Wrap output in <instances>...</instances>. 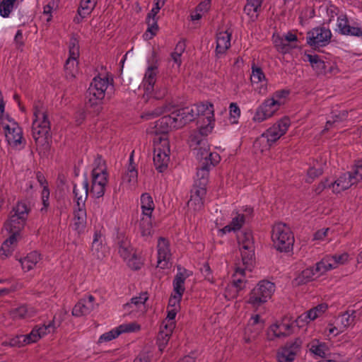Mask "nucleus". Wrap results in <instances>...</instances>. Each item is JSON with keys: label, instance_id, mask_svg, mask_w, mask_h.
<instances>
[{"label": "nucleus", "instance_id": "f257e3e1", "mask_svg": "<svg viewBox=\"0 0 362 362\" xmlns=\"http://www.w3.org/2000/svg\"><path fill=\"white\" fill-rule=\"evenodd\" d=\"M289 91L279 90L264 99L254 111L252 120L255 123H262L274 117L287 102Z\"/></svg>", "mask_w": 362, "mask_h": 362}, {"label": "nucleus", "instance_id": "f03ea898", "mask_svg": "<svg viewBox=\"0 0 362 362\" xmlns=\"http://www.w3.org/2000/svg\"><path fill=\"white\" fill-rule=\"evenodd\" d=\"M60 322H56L55 317L47 325L35 327L32 331L25 335H17L9 339L8 344L11 346L22 347L37 342L42 337L54 332L59 326Z\"/></svg>", "mask_w": 362, "mask_h": 362}, {"label": "nucleus", "instance_id": "7ed1b4c3", "mask_svg": "<svg viewBox=\"0 0 362 362\" xmlns=\"http://www.w3.org/2000/svg\"><path fill=\"white\" fill-rule=\"evenodd\" d=\"M113 85L112 78L105 75L95 76L88 89V103L90 107L100 106L105 98L107 90L110 86Z\"/></svg>", "mask_w": 362, "mask_h": 362}, {"label": "nucleus", "instance_id": "20e7f679", "mask_svg": "<svg viewBox=\"0 0 362 362\" xmlns=\"http://www.w3.org/2000/svg\"><path fill=\"white\" fill-rule=\"evenodd\" d=\"M275 290L276 286L273 282L261 280L250 291L245 303L256 310L272 298Z\"/></svg>", "mask_w": 362, "mask_h": 362}, {"label": "nucleus", "instance_id": "39448f33", "mask_svg": "<svg viewBox=\"0 0 362 362\" xmlns=\"http://www.w3.org/2000/svg\"><path fill=\"white\" fill-rule=\"evenodd\" d=\"M272 239L275 248L280 252L290 251L294 243L290 228L282 223H277L273 226Z\"/></svg>", "mask_w": 362, "mask_h": 362}, {"label": "nucleus", "instance_id": "423d86ee", "mask_svg": "<svg viewBox=\"0 0 362 362\" xmlns=\"http://www.w3.org/2000/svg\"><path fill=\"white\" fill-rule=\"evenodd\" d=\"M107 183V173L105 165L100 158L97 159L92 170L90 195L95 198L102 197L105 194Z\"/></svg>", "mask_w": 362, "mask_h": 362}, {"label": "nucleus", "instance_id": "0eeeda50", "mask_svg": "<svg viewBox=\"0 0 362 362\" xmlns=\"http://www.w3.org/2000/svg\"><path fill=\"white\" fill-rule=\"evenodd\" d=\"M153 163L156 169L164 172L170 161V142L168 137L159 136L153 139Z\"/></svg>", "mask_w": 362, "mask_h": 362}, {"label": "nucleus", "instance_id": "6e6552de", "mask_svg": "<svg viewBox=\"0 0 362 362\" xmlns=\"http://www.w3.org/2000/svg\"><path fill=\"white\" fill-rule=\"evenodd\" d=\"M33 121L32 126L33 136L35 141L46 140L50 131V123L43 107L35 104L33 108Z\"/></svg>", "mask_w": 362, "mask_h": 362}, {"label": "nucleus", "instance_id": "1a4fd4ad", "mask_svg": "<svg viewBox=\"0 0 362 362\" xmlns=\"http://www.w3.org/2000/svg\"><path fill=\"white\" fill-rule=\"evenodd\" d=\"M242 264L246 268L251 269L255 264V243L252 234L250 231H243L238 237Z\"/></svg>", "mask_w": 362, "mask_h": 362}, {"label": "nucleus", "instance_id": "9d476101", "mask_svg": "<svg viewBox=\"0 0 362 362\" xmlns=\"http://www.w3.org/2000/svg\"><path fill=\"white\" fill-rule=\"evenodd\" d=\"M194 105L197 109L195 112L197 117H199L202 133H211L215 125L214 105L209 102H204Z\"/></svg>", "mask_w": 362, "mask_h": 362}, {"label": "nucleus", "instance_id": "9b49d317", "mask_svg": "<svg viewBox=\"0 0 362 362\" xmlns=\"http://www.w3.org/2000/svg\"><path fill=\"white\" fill-rule=\"evenodd\" d=\"M189 276V271L181 267H177V272L173 282V292L169 299L168 308L180 309V301L185 291V281Z\"/></svg>", "mask_w": 362, "mask_h": 362}, {"label": "nucleus", "instance_id": "f8f14e48", "mask_svg": "<svg viewBox=\"0 0 362 362\" xmlns=\"http://www.w3.org/2000/svg\"><path fill=\"white\" fill-rule=\"evenodd\" d=\"M148 298L147 292H141L139 295L133 296L129 302L123 305L124 311L132 317H143L149 308L147 303Z\"/></svg>", "mask_w": 362, "mask_h": 362}, {"label": "nucleus", "instance_id": "ddd939ff", "mask_svg": "<svg viewBox=\"0 0 362 362\" xmlns=\"http://www.w3.org/2000/svg\"><path fill=\"white\" fill-rule=\"evenodd\" d=\"M306 61L318 74H335L339 72L336 62L330 57H322L317 54H306Z\"/></svg>", "mask_w": 362, "mask_h": 362}, {"label": "nucleus", "instance_id": "4468645a", "mask_svg": "<svg viewBox=\"0 0 362 362\" xmlns=\"http://www.w3.org/2000/svg\"><path fill=\"white\" fill-rule=\"evenodd\" d=\"M264 324L265 321L259 314H252L244 330V341L245 343H250L255 340L262 332Z\"/></svg>", "mask_w": 362, "mask_h": 362}, {"label": "nucleus", "instance_id": "2eb2a0df", "mask_svg": "<svg viewBox=\"0 0 362 362\" xmlns=\"http://www.w3.org/2000/svg\"><path fill=\"white\" fill-rule=\"evenodd\" d=\"M6 140L13 148H20L23 142L21 128L13 119H10L2 123Z\"/></svg>", "mask_w": 362, "mask_h": 362}, {"label": "nucleus", "instance_id": "dca6fc26", "mask_svg": "<svg viewBox=\"0 0 362 362\" xmlns=\"http://www.w3.org/2000/svg\"><path fill=\"white\" fill-rule=\"evenodd\" d=\"M297 36L288 32L284 34L275 33L272 35V42L276 49L281 54H287L296 47Z\"/></svg>", "mask_w": 362, "mask_h": 362}, {"label": "nucleus", "instance_id": "f3484780", "mask_svg": "<svg viewBox=\"0 0 362 362\" xmlns=\"http://www.w3.org/2000/svg\"><path fill=\"white\" fill-rule=\"evenodd\" d=\"M173 129L177 128L175 127V120L170 115L164 116L151 124L147 129V133L154 135V138L159 136L168 137L167 134Z\"/></svg>", "mask_w": 362, "mask_h": 362}, {"label": "nucleus", "instance_id": "a211bd4d", "mask_svg": "<svg viewBox=\"0 0 362 362\" xmlns=\"http://www.w3.org/2000/svg\"><path fill=\"white\" fill-rule=\"evenodd\" d=\"M79 57L78 41L75 37H71L69 43V57L66 61L64 67L67 76L74 77L77 72V59Z\"/></svg>", "mask_w": 362, "mask_h": 362}, {"label": "nucleus", "instance_id": "6ab92c4d", "mask_svg": "<svg viewBox=\"0 0 362 362\" xmlns=\"http://www.w3.org/2000/svg\"><path fill=\"white\" fill-rule=\"evenodd\" d=\"M331 37L332 32L329 28L317 27L308 33L307 43L311 47H322L327 45Z\"/></svg>", "mask_w": 362, "mask_h": 362}, {"label": "nucleus", "instance_id": "aec40b11", "mask_svg": "<svg viewBox=\"0 0 362 362\" xmlns=\"http://www.w3.org/2000/svg\"><path fill=\"white\" fill-rule=\"evenodd\" d=\"M290 126V119L287 117H284L274 123L264 134L267 136V139H269L270 142L274 144L286 133Z\"/></svg>", "mask_w": 362, "mask_h": 362}, {"label": "nucleus", "instance_id": "412c9836", "mask_svg": "<svg viewBox=\"0 0 362 362\" xmlns=\"http://www.w3.org/2000/svg\"><path fill=\"white\" fill-rule=\"evenodd\" d=\"M206 188L193 185L190 192V198L187 202L188 210L191 212L201 211L206 199Z\"/></svg>", "mask_w": 362, "mask_h": 362}, {"label": "nucleus", "instance_id": "4be33fe9", "mask_svg": "<svg viewBox=\"0 0 362 362\" xmlns=\"http://www.w3.org/2000/svg\"><path fill=\"white\" fill-rule=\"evenodd\" d=\"M354 185L349 175L345 173L339 176L334 182H329L328 180H325L322 182L319 186L320 192L325 188H329L332 189L333 193H340L350 187Z\"/></svg>", "mask_w": 362, "mask_h": 362}, {"label": "nucleus", "instance_id": "5701e85b", "mask_svg": "<svg viewBox=\"0 0 362 362\" xmlns=\"http://www.w3.org/2000/svg\"><path fill=\"white\" fill-rule=\"evenodd\" d=\"M244 211L245 214H244L242 210H240L233 214V216L230 223L223 228L218 229V235L222 236L228 233H230L231 231L240 230L245 223L247 216L252 214V210L250 207L247 206Z\"/></svg>", "mask_w": 362, "mask_h": 362}, {"label": "nucleus", "instance_id": "b1692460", "mask_svg": "<svg viewBox=\"0 0 362 362\" xmlns=\"http://www.w3.org/2000/svg\"><path fill=\"white\" fill-rule=\"evenodd\" d=\"M170 258L169 241L164 238H160L157 245V267L162 269L168 268L170 265Z\"/></svg>", "mask_w": 362, "mask_h": 362}, {"label": "nucleus", "instance_id": "393cba45", "mask_svg": "<svg viewBox=\"0 0 362 362\" xmlns=\"http://www.w3.org/2000/svg\"><path fill=\"white\" fill-rule=\"evenodd\" d=\"M196 107L194 105L185 107L172 112L171 115L175 120V127L179 129L187 123L193 121L196 117Z\"/></svg>", "mask_w": 362, "mask_h": 362}, {"label": "nucleus", "instance_id": "a878e982", "mask_svg": "<svg viewBox=\"0 0 362 362\" xmlns=\"http://www.w3.org/2000/svg\"><path fill=\"white\" fill-rule=\"evenodd\" d=\"M327 308L328 306L327 304L322 303L310 309L307 312L303 313L296 320L295 323L296 326L298 327H305L311 321H313L322 315L327 310Z\"/></svg>", "mask_w": 362, "mask_h": 362}, {"label": "nucleus", "instance_id": "bb28decb", "mask_svg": "<svg viewBox=\"0 0 362 362\" xmlns=\"http://www.w3.org/2000/svg\"><path fill=\"white\" fill-rule=\"evenodd\" d=\"M196 156L202 163V165H208L209 168L214 167L221 161V156L218 153L210 151L209 144H205L202 148H199Z\"/></svg>", "mask_w": 362, "mask_h": 362}, {"label": "nucleus", "instance_id": "cd10ccee", "mask_svg": "<svg viewBox=\"0 0 362 362\" xmlns=\"http://www.w3.org/2000/svg\"><path fill=\"white\" fill-rule=\"evenodd\" d=\"M301 340L299 339L289 345H287L280 349L277 354L279 362H291L295 359L296 354L299 352L301 346Z\"/></svg>", "mask_w": 362, "mask_h": 362}, {"label": "nucleus", "instance_id": "c85d7f7f", "mask_svg": "<svg viewBox=\"0 0 362 362\" xmlns=\"http://www.w3.org/2000/svg\"><path fill=\"white\" fill-rule=\"evenodd\" d=\"M157 73V67L155 66L151 65L146 69L143 81L140 85V88H143L144 91V97L148 98L153 93L156 81Z\"/></svg>", "mask_w": 362, "mask_h": 362}, {"label": "nucleus", "instance_id": "c756f323", "mask_svg": "<svg viewBox=\"0 0 362 362\" xmlns=\"http://www.w3.org/2000/svg\"><path fill=\"white\" fill-rule=\"evenodd\" d=\"M87 224L86 207L74 206L71 227L78 234L85 231Z\"/></svg>", "mask_w": 362, "mask_h": 362}, {"label": "nucleus", "instance_id": "7c9ffc66", "mask_svg": "<svg viewBox=\"0 0 362 362\" xmlns=\"http://www.w3.org/2000/svg\"><path fill=\"white\" fill-rule=\"evenodd\" d=\"M95 298L89 295L80 300L74 307L72 315L76 317H81L88 315L95 308Z\"/></svg>", "mask_w": 362, "mask_h": 362}, {"label": "nucleus", "instance_id": "2f4dec72", "mask_svg": "<svg viewBox=\"0 0 362 362\" xmlns=\"http://www.w3.org/2000/svg\"><path fill=\"white\" fill-rule=\"evenodd\" d=\"M107 251L103 234L99 230L95 231L91 245L92 255L98 259H101L105 256Z\"/></svg>", "mask_w": 362, "mask_h": 362}, {"label": "nucleus", "instance_id": "473e14b6", "mask_svg": "<svg viewBox=\"0 0 362 362\" xmlns=\"http://www.w3.org/2000/svg\"><path fill=\"white\" fill-rule=\"evenodd\" d=\"M73 194L74 196L75 206L85 207V203L88 194V182L86 178L79 185H74Z\"/></svg>", "mask_w": 362, "mask_h": 362}, {"label": "nucleus", "instance_id": "72a5a7b5", "mask_svg": "<svg viewBox=\"0 0 362 362\" xmlns=\"http://www.w3.org/2000/svg\"><path fill=\"white\" fill-rule=\"evenodd\" d=\"M252 269H248L245 265L236 266L232 276V284L239 291L244 290L246 287V272H251Z\"/></svg>", "mask_w": 362, "mask_h": 362}, {"label": "nucleus", "instance_id": "f704fd0d", "mask_svg": "<svg viewBox=\"0 0 362 362\" xmlns=\"http://www.w3.org/2000/svg\"><path fill=\"white\" fill-rule=\"evenodd\" d=\"M293 332L292 324L285 322L272 324L268 329L269 338L281 337L289 335Z\"/></svg>", "mask_w": 362, "mask_h": 362}, {"label": "nucleus", "instance_id": "c9c22d12", "mask_svg": "<svg viewBox=\"0 0 362 362\" xmlns=\"http://www.w3.org/2000/svg\"><path fill=\"white\" fill-rule=\"evenodd\" d=\"M152 226V217L141 216L138 223L137 233L144 238V240H149L153 235Z\"/></svg>", "mask_w": 362, "mask_h": 362}, {"label": "nucleus", "instance_id": "e433bc0d", "mask_svg": "<svg viewBox=\"0 0 362 362\" xmlns=\"http://www.w3.org/2000/svg\"><path fill=\"white\" fill-rule=\"evenodd\" d=\"M250 78L252 83L257 85L255 88L258 90L259 93L264 94L267 92V81L262 69L252 66Z\"/></svg>", "mask_w": 362, "mask_h": 362}, {"label": "nucleus", "instance_id": "4c0bfd02", "mask_svg": "<svg viewBox=\"0 0 362 362\" xmlns=\"http://www.w3.org/2000/svg\"><path fill=\"white\" fill-rule=\"evenodd\" d=\"M133 155L129 157V165L122 178V185L127 189H132L137 182L138 173L133 163Z\"/></svg>", "mask_w": 362, "mask_h": 362}, {"label": "nucleus", "instance_id": "58836bf2", "mask_svg": "<svg viewBox=\"0 0 362 362\" xmlns=\"http://www.w3.org/2000/svg\"><path fill=\"white\" fill-rule=\"evenodd\" d=\"M232 33L229 30L219 31L216 35V52L218 54H223L230 47Z\"/></svg>", "mask_w": 362, "mask_h": 362}, {"label": "nucleus", "instance_id": "ea45409f", "mask_svg": "<svg viewBox=\"0 0 362 362\" xmlns=\"http://www.w3.org/2000/svg\"><path fill=\"white\" fill-rule=\"evenodd\" d=\"M26 221L10 216L4 223V229L11 235L21 238V232L25 227Z\"/></svg>", "mask_w": 362, "mask_h": 362}, {"label": "nucleus", "instance_id": "a19ab883", "mask_svg": "<svg viewBox=\"0 0 362 362\" xmlns=\"http://www.w3.org/2000/svg\"><path fill=\"white\" fill-rule=\"evenodd\" d=\"M37 312L38 309L33 306L22 305L11 310L10 316L13 320L25 319L35 316Z\"/></svg>", "mask_w": 362, "mask_h": 362}, {"label": "nucleus", "instance_id": "79ce46f5", "mask_svg": "<svg viewBox=\"0 0 362 362\" xmlns=\"http://www.w3.org/2000/svg\"><path fill=\"white\" fill-rule=\"evenodd\" d=\"M173 325L170 324L168 325L160 326V329L157 337L156 344L158 350L163 352L166 346L168 345L170 338L173 332Z\"/></svg>", "mask_w": 362, "mask_h": 362}, {"label": "nucleus", "instance_id": "37998d69", "mask_svg": "<svg viewBox=\"0 0 362 362\" xmlns=\"http://www.w3.org/2000/svg\"><path fill=\"white\" fill-rule=\"evenodd\" d=\"M209 134H202L201 132V124L199 126L198 131L194 130L191 132L188 144L194 151H198L199 148H202L205 144H208L204 136H207Z\"/></svg>", "mask_w": 362, "mask_h": 362}, {"label": "nucleus", "instance_id": "c03bdc74", "mask_svg": "<svg viewBox=\"0 0 362 362\" xmlns=\"http://www.w3.org/2000/svg\"><path fill=\"white\" fill-rule=\"evenodd\" d=\"M23 1V0H1L0 16L4 18H9Z\"/></svg>", "mask_w": 362, "mask_h": 362}, {"label": "nucleus", "instance_id": "a18cd8bd", "mask_svg": "<svg viewBox=\"0 0 362 362\" xmlns=\"http://www.w3.org/2000/svg\"><path fill=\"white\" fill-rule=\"evenodd\" d=\"M40 259V255L37 252L33 251L28 254L25 257L21 259L19 261L21 264L22 269L24 272H29L35 267Z\"/></svg>", "mask_w": 362, "mask_h": 362}, {"label": "nucleus", "instance_id": "49530a36", "mask_svg": "<svg viewBox=\"0 0 362 362\" xmlns=\"http://www.w3.org/2000/svg\"><path fill=\"white\" fill-rule=\"evenodd\" d=\"M141 216L152 217L155 204L152 197L148 193H143L140 197Z\"/></svg>", "mask_w": 362, "mask_h": 362}, {"label": "nucleus", "instance_id": "de8ad7c7", "mask_svg": "<svg viewBox=\"0 0 362 362\" xmlns=\"http://www.w3.org/2000/svg\"><path fill=\"white\" fill-rule=\"evenodd\" d=\"M319 277L317 272L315 271V267H308L303 270L300 274L293 280L295 285L305 284L311 281L316 278Z\"/></svg>", "mask_w": 362, "mask_h": 362}, {"label": "nucleus", "instance_id": "09e8293b", "mask_svg": "<svg viewBox=\"0 0 362 362\" xmlns=\"http://www.w3.org/2000/svg\"><path fill=\"white\" fill-rule=\"evenodd\" d=\"M30 211L28 204L25 202L21 201L13 208L11 216L26 221Z\"/></svg>", "mask_w": 362, "mask_h": 362}, {"label": "nucleus", "instance_id": "8fccbe9b", "mask_svg": "<svg viewBox=\"0 0 362 362\" xmlns=\"http://www.w3.org/2000/svg\"><path fill=\"white\" fill-rule=\"evenodd\" d=\"M211 0H204L199 4L190 14V20L193 22L199 21L210 9Z\"/></svg>", "mask_w": 362, "mask_h": 362}, {"label": "nucleus", "instance_id": "3c124183", "mask_svg": "<svg viewBox=\"0 0 362 362\" xmlns=\"http://www.w3.org/2000/svg\"><path fill=\"white\" fill-rule=\"evenodd\" d=\"M309 349L312 354L320 358H325L328 351V347L325 342L318 339L312 340L308 344Z\"/></svg>", "mask_w": 362, "mask_h": 362}, {"label": "nucleus", "instance_id": "603ef678", "mask_svg": "<svg viewBox=\"0 0 362 362\" xmlns=\"http://www.w3.org/2000/svg\"><path fill=\"white\" fill-rule=\"evenodd\" d=\"M20 238L11 235L2 244L1 247V256L5 258L11 256Z\"/></svg>", "mask_w": 362, "mask_h": 362}, {"label": "nucleus", "instance_id": "864d4df0", "mask_svg": "<svg viewBox=\"0 0 362 362\" xmlns=\"http://www.w3.org/2000/svg\"><path fill=\"white\" fill-rule=\"evenodd\" d=\"M98 0H81L78 15L81 18L88 16L97 4Z\"/></svg>", "mask_w": 362, "mask_h": 362}, {"label": "nucleus", "instance_id": "5fc2aeb1", "mask_svg": "<svg viewBox=\"0 0 362 362\" xmlns=\"http://www.w3.org/2000/svg\"><path fill=\"white\" fill-rule=\"evenodd\" d=\"M334 259L330 258L329 256L325 257L321 261L317 262L315 265V271L317 272L319 276L323 275L327 272L334 269Z\"/></svg>", "mask_w": 362, "mask_h": 362}, {"label": "nucleus", "instance_id": "6e6d98bb", "mask_svg": "<svg viewBox=\"0 0 362 362\" xmlns=\"http://www.w3.org/2000/svg\"><path fill=\"white\" fill-rule=\"evenodd\" d=\"M210 170L211 168H209L208 165H202V168L198 169L197 172V179L194 181V185L206 188Z\"/></svg>", "mask_w": 362, "mask_h": 362}, {"label": "nucleus", "instance_id": "4d7b16f0", "mask_svg": "<svg viewBox=\"0 0 362 362\" xmlns=\"http://www.w3.org/2000/svg\"><path fill=\"white\" fill-rule=\"evenodd\" d=\"M37 179L40 184L43 186V189L41 194L42 206L40 209V212L42 214H45L47 211V209L49 206V190L48 189L47 185H44L45 183L43 181V177H42L41 175H37Z\"/></svg>", "mask_w": 362, "mask_h": 362}, {"label": "nucleus", "instance_id": "13d9d810", "mask_svg": "<svg viewBox=\"0 0 362 362\" xmlns=\"http://www.w3.org/2000/svg\"><path fill=\"white\" fill-rule=\"evenodd\" d=\"M347 112L345 110L339 112L338 114L332 112L331 117L327 121L326 129L332 127H338L339 124L347 118Z\"/></svg>", "mask_w": 362, "mask_h": 362}, {"label": "nucleus", "instance_id": "bf43d9fd", "mask_svg": "<svg viewBox=\"0 0 362 362\" xmlns=\"http://www.w3.org/2000/svg\"><path fill=\"white\" fill-rule=\"evenodd\" d=\"M355 315L353 311L351 313L346 312L341 315L337 319V323L344 332L347 328L352 326L354 323Z\"/></svg>", "mask_w": 362, "mask_h": 362}, {"label": "nucleus", "instance_id": "052dcab7", "mask_svg": "<svg viewBox=\"0 0 362 362\" xmlns=\"http://www.w3.org/2000/svg\"><path fill=\"white\" fill-rule=\"evenodd\" d=\"M147 29L143 35V38L145 40L152 39L158 30V18H151L146 20Z\"/></svg>", "mask_w": 362, "mask_h": 362}, {"label": "nucleus", "instance_id": "680f3d73", "mask_svg": "<svg viewBox=\"0 0 362 362\" xmlns=\"http://www.w3.org/2000/svg\"><path fill=\"white\" fill-rule=\"evenodd\" d=\"M119 253L124 259H127L132 257V248L130 243L127 238L123 237L119 242Z\"/></svg>", "mask_w": 362, "mask_h": 362}, {"label": "nucleus", "instance_id": "e2e57ef3", "mask_svg": "<svg viewBox=\"0 0 362 362\" xmlns=\"http://www.w3.org/2000/svg\"><path fill=\"white\" fill-rule=\"evenodd\" d=\"M273 144L274 143L270 142V141L267 139V136L263 133L255 140L254 147L256 150L264 152L268 151Z\"/></svg>", "mask_w": 362, "mask_h": 362}, {"label": "nucleus", "instance_id": "0e129e2a", "mask_svg": "<svg viewBox=\"0 0 362 362\" xmlns=\"http://www.w3.org/2000/svg\"><path fill=\"white\" fill-rule=\"evenodd\" d=\"M354 185L362 180V160H358L350 172L346 173Z\"/></svg>", "mask_w": 362, "mask_h": 362}, {"label": "nucleus", "instance_id": "69168bd1", "mask_svg": "<svg viewBox=\"0 0 362 362\" xmlns=\"http://www.w3.org/2000/svg\"><path fill=\"white\" fill-rule=\"evenodd\" d=\"M119 335L127 333H134L141 330V325L136 322H126L117 327Z\"/></svg>", "mask_w": 362, "mask_h": 362}, {"label": "nucleus", "instance_id": "338daca9", "mask_svg": "<svg viewBox=\"0 0 362 362\" xmlns=\"http://www.w3.org/2000/svg\"><path fill=\"white\" fill-rule=\"evenodd\" d=\"M60 0H50L43 7V15L46 17V21L50 22L52 18V13L59 8Z\"/></svg>", "mask_w": 362, "mask_h": 362}, {"label": "nucleus", "instance_id": "774afa93", "mask_svg": "<svg viewBox=\"0 0 362 362\" xmlns=\"http://www.w3.org/2000/svg\"><path fill=\"white\" fill-rule=\"evenodd\" d=\"M119 336V332H118L117 327H115L111 330L101 334L98 339V343L99 344H105L117 338Z\"/></svg>", "mask_w": 362, "mask_h": 362}]
</instances>
